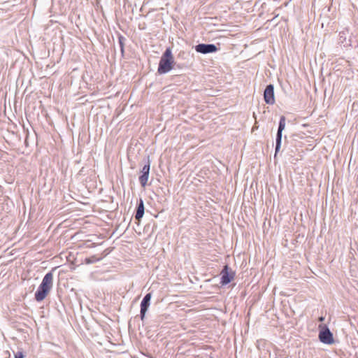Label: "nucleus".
I'll return each mask as SVG.
<instances>
[{"label": "nucleus", "mask_w": 358, "mask_h": 358, "mask_svg": "<svg viewBox=\"0 0 358 358\" xmlns=\"http://www.w3.org/2000/svg\"><path fill=\"white\" fill-rule=\"evenodd\" d=\"M175 64L172 52L170 48L166 49L159 60L157 72L159 74H165L173 68Z\"/></svg>", "instance_id": "f257e3e1"}, {"label": "nucleus", "mask_w": 358, "mask_h": 358, "mask_svg": "<svg viewBox=\"0 0 358 358\" xmlns=\"http://www.w3.org/2000/svg\"><path fill=\"white\" fill-rule=\"evenodd\" d=\"M319 329V339L322 343L327 345L334 343L333 334L327 325L320 324Z\"/></svg>", "instance_id": "f03ea898"}, {"label": "nucleus", "mask_w": 358, "mask_h": 358, "mask_svg": "<svg viewBox=\"0 0 358 358\" xmlns=\"http://www.w3.org/2000/svg\"><path fill=\"white\" fill-rule=\"evenodd\" d=\"M286 125V118L285 116H281L279 122V126L276 134V143H275V156L279 152L281 146L282 131L285 129Z\"/></svg>", "instance_id": "7ed1b4c3"}, {"label": "nucleus", "mask_w": 358, "mask_h": 358, "mask_svg": "<svg viewBox=\"0 0 358 358\" xmlns=\"http://www.w3.org/2000/svg\"><path fill=\"white\" fill-rule=\"evenodd\" d=\"M150 169V162L148 159L147 163L143 166L141 172V175L139 176V182L143 187H145L148 184Z\"/></svg>", "instance_id": "20e7f679"}, {"label": "nucleus", "mask_w": 358, "mask_h": 358, "mask_svg": "<svg viewBox=\"0 0 358 358\" xmlns=\"http://www.w3.org/2000/svg\"><path fill=\"white\" fill-rule=\"evenodd\" d=\"M195 50L199 53L208 54L216 52L217 48L214 44L200 43L195 46Z\"/></svg>", "instance_id": "39448f33"}, {"label": "nucleus", "mask_w": 358, "mask_h": 358, "mask_svg": "<svg viewBox=\"0 0 358 358\" xmlns=\"http://www.w3.org/2000/svg\"><path fill=\"white\" fill-rule=\"evenodd\" d=\"M264 99L267 104L273 105L275 103L274 87L272 84L266 86L264 92Z\"/></svg>", "instance_id": "423d86ee"}, {"label": "nucleus", "mask_w": 358, "mask_h": 358, "mask_svg": "<svg viewBox=\"0 0 358 358\" xmlns=\"http://www.w3.org/2000/svg\"><path fill=\"white\" fill-rule=\"evenodd\" d=\"M152 298L151 293H148L145 294V296L143 297L141 303V320H143L145 316V313L150 306V299Z\"/></svg>", "instance_id": "0eeeda50"}, {"label": "nucleus", "mask_w": 358, "mask_h": 358, "mask_svg": "<svg viewBox=\"0 0 358 358\" xmlns=\"http://www.w3.org/2000/svg\"><path fill=\"white\" fill-rule=\"evenodd\" d=\"M53 285V274L52 272H49L45 274L42 280V282L39 285L41 287L46 289L50 292Z\"/></svg>", "instance_id": "6e6552de"}, {"label": "nucleus", "mask_w": 358, "mask_h": 358, "mask_svg": "<svg viewBox=\"0 0 358 358\" xmlns=\"http://www.w3.org/2000/svg\"><path fill=\"white\" fill-rule=\"evenodd\" d=\"M53 285V274L52 272H49L45 274L42 280V282L39 285L41 287L46 289L50 292Z\"/></svg>", "instance_id": "1a4fd4ad"}, {"label": "nucleus", "mask_w": 358, "mask_h": 358, "mask_svg": "<svg viewBox=\"0 0 358 358\" xmlns=\"http://www.w3.org/2000/svg\"><path fill=\"white\" fill-rule=\"evenodd\" d=\"M234 278V273H229V266L227 265L224 266V268L221 271V283L222 285H227Z\"/></svg>", "instance_id": "9d476101"}, {"label": "nucleus", "mask_w": 358, "mask_h": 358, "mask_svg": "<svg viewBox=\"0 0 358 358\" xmlns=\"http://www.w3.org/2000/svg\"><path fill=\"white\" fill-rule=\"evenodd\" d=\"M49 292H48L46 289L39 286L38 290L35 293V299L37 301H41L46 297Z\"/></svg>", "instance_id": "9b49d317"}, {"label": "nucleus", "mask_w": 358, "mask_h": 358, "mask_svg": "<svg viewBox=\"0 0 358 358\" xmlns=\"http://www.w3.org/2000/svg\"><path fill=\"white\" fill-rule=\"evenodd\" d=\"M144 210H145V208H144V203H143V201L140 199V201H139V203L138 204V207H137V210H136V215H135V218L137 220H140L143 215H144Z\"/></svg>", "instance_id": "f8f14e48"}, {"label": "nucleus", "mask_w": 358, "mask_h": 358, "mask_svg": "<svg viewBox=\"0 0 358 358\" xmlns=\"http://www.w3.org/2000/svg\"><path fill=\"white\" fill-rule=\"evenodd\" d=\"M118 39H119V44H120V50H121L122 53L123 54V52H124V41H125L126 39L122 36H120Z\"/></svg>", "instance_id": "ddd939ff"}, {"label": "nucleus", "mask_w": 358, "mask_h": 358, "mask_svg": "<svg viewBox=\"0 0 358 358\" xmlns=\"http://www.w3.org/2000/svg\"><path fill=\"white\" fill-rule=\"evenodd\" d=\"M100 260V258H97L95 256H92L85 259V262L87 264H93Z\"/></svg>", "instance_id": "4468645a"}, {"label": "nucleus", "mask_w": 358, "mask_h": 358, "mask_svg": "<svg viewBox=\"0 0 358 358\" xmlns=\"http://www.w3.org/2000/svg\"><path fill=\"white\" fill-rule=\"evenodd\" d=\"M15 358H24V355L22 352H17L15 355Z\"/></svg>", "instance_id": "2eb2a0df"}, {"label": "nucleus", "mask_w": 358, "mask_h": 358, "mask_svg": "<svg viewBox=\"0 0 358 358\" xmlns=\"http://www.w3.org/2000/svg\"><path fill=\"white\" fill-rule=\"evenodd\" d=\"M324 320V317L322 316V317H319V321L322 322Z\"/></svg>", "instance_id": "dca6fc26"}, {"label": "nucleus", "mask_w": 358, "mask_h": 358, "mask_svg": "<svg viewBox=\"0 0 358 358\" xmlns=\"http://www.w3.org/2000/svg\"><path fill=\"white\" fill-rule=\"evenodd\" d=\"M344 35H345V33L343 31V32H340V36L341 37H344Z\"/></svg>", "instance_id": "f3484780"}]
</instances>
